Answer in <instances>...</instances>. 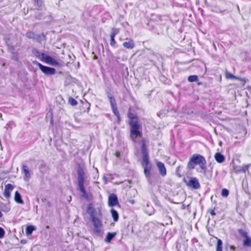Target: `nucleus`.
Instances as JSON below:
<instances>
[{"instance_id":"nucleus-1","label":"nucleus","mask_w":251,"mask_h":251,"mask_svg":"<svg viewBox=\"0 0 251 251\" xmlns=\"http://www.w3.org/2000/svg\"><path fill=\"white\" fill-rule=\"evenodd\" d=\"M87 212L90 216V220L93 224L92 231L94 234L100 235L102 232V212L100 209L98 210L94 208L91 203L88 205Z\"/></svg>"},{"instance_id":"nucleus-2","label":"nucleus","mask_w":251,"mask_h":251,"mask_svg":"<svg viewBox=\"0 0 251 251\" xmlns=\"http://www.w3.org/2000/svg\"><path fill=\"white\" fill-rule=\"evenodd\" d=\"M205 160V157L202 155L195 153L190 158L187 164V168L189 170H193L195 168L196 166H200Z\"/></svg>"},{"instance_id":"nucleus-3","label":"nucleus","mask_w":251,"mask_h":251,"mask_svg":"<svg viewBox=\"0 0 251 251\" xmlns=\"http://www.w3.org/2000/svg\"><path fill=\"white\" fill-rule=\"evenodd\" d=\"M130 126V136L132 140L135 141V139L137 137H142V132L139 130L140 126L137 121L131 120L129 123Z\"/></svg>"},{"instance_id":"nucleus-4","label":"nucleus","mask_w":251,"mask_h":251,"mask_svg":"<svg viewBox=\"0 0 251 251\" xmlns=\"http://www.w3.org/2000/svg\"><path fill=\"white\" fill-rule=\"evenodd\" d=\"M107 96L109 100L113 113L117 117L118 121H120V116L117 109V103L115 98L109 92L107 93Z\"/></svg>"},{"instance_id":"nucleus-5","label":"nucleus","mask_w":251,"mask_h":251,"mask_svg":"<svg viewBox=\"0 0 251 251\" xmlns=\"http://www.w3.org/2000/svg\"><path fill=\"white\" fill-rule=\"evenodd\" d=\"M33 63L38 66L41 71L46 75H53L56 73V70L53 68L44 66L37 61H34Z\"/></svg>"},{"instance_id":"nucleus-6","label":"nucleus","mask_w":251,"mask_h":251,"mask_svg":"<svg viewBox=\"0 0 251 251\" xmlns=\"http://www.w3.org/2000/svg\"><path fill=\"white\" fill-rule=\"evenodd\" d=\"M184 181L188 187L193 189L197 190L201 188L199 180L196 177H191L189 180L188 181H187L185 179H184Z\"/></svg>"},{"instance_id":"nucleus-7","label":"nucleus","mask_w":251,"mask_h":251,"mask_svg":"<svg viewBox=\"0 0 251 251\" xmlns=\"http://www.w3.org/2000/svg\"><path fill=\"white\" fill-rule=\"evenodd\" d=\"M206 163L207 162L206 160H205V161L203 162L202 164H201L199 166L200 168V170H198V172L202 174L205 177L209 178L212 176V171H209L207 169L206 167Z\"/></svg>"},{"instance_id":"nucleus-8","label":"nucleus","mask_w":251,"mask_h":251,"mask_svg":"<svg viewBox=\"0 0 251 251\" xmlns=\"http://www.w3.org/2000/svg\"><path fill=\"white\" fill-rule=\"evenodd\" d=\"M42 61L45 62L46 63L51 65L52 66H57L59 65V63L55 59L52 57L46 55H44V57L42 58Z\"/></svg>"},{"instance_id":"nucleus-9","label":"nucleus","mask_w":251,"mask_h":251,"mask_svg":"<svg viewBox=\"0 0 251 251\" xmlns=\"http://www.w3.org/2000/svg\"><path fill=\"white\" fill-rule=\"evenodd\" d=\"M250 167V164L245 165L243 166H235L233 167V170L237 174L240 173H245L246 171L248 170Z\"/></svg>"},{"instance_id":"nucleus-10","label":"nucleus","mask_w":251,"mask_h":251,"mask_svg":"<svg viewBox=\"0 0 251 251\" xmlns=\"http://www.w3.org/2000/svg\"><path fill=\"white\" fill-rule=\"evenodd\" d=\"M117 196L114 194H111L108 198V205L109 206H114L118 204Z\"/></svg>"},{"instance_id":"nucleus-11","label":"nucleus","mask_w":251,"mask_h":251,"mask_svg":"<svg viewBox=\"0 0 251 251\" xmlns=\"http://www.w3.org/2000/svg\"><path fill=\"white\" fill-rule=\"evenodd\" d=\"M77 180L78 183H84L85 172L83 168L79 167L77 170Z\"/></svg>"},{"instance_id":"nucleus-12","label":"nucleus","mask_w":251,"mask_h":251,"mask_svg":"<svg viewBox=\"0 0 251 251\" xmlns=\"http://www.w3.org/2000/svg\"><path fill=\"white\" fill-rule=\"evenodd\" d=\"M157 166L158 168L160 175L163 176H165L166 175V169L164 163H162L161 162H158L157 163Z\"/></svg>"},{"instance_id":"nucleus-13","label":"nucleus","mask_w":251,"mask_h":251,"mask_svg":"<svg viewBox=\"0 0 251 251\" xmlns=\"http://www.w3.org/2000/svg\"><path fill=\"white\" fill-rule=\"evenodd\" d=\"M214 158L218 163H222L225 160V157L220 152H216L214 155Z\"/></svg>"},{"instance_id":"nucleus-14","label":"nucleus","mask_w":251,"mask_h":251,"mask_svg":"<svg viewBox=\"0 0 251 251\" xmlns=\"http://www.w3.org/2000/svg\"><path fill=\"white\" fill-rule=\"evenodd\" d=\"M143 167L144 168V171L145 175L146 177L148 179L149 181L150 182V177H151L150 171H151V166L149 165H144V166H143Z\"/></svg>"},{"instance_id":"nucleus-15","label":"nucleus","mask_w":251,"mask_h":251,"mask_svg":"<svg viewBox=\"0 0 251 251\" xmlns=\"http://www.w3.org/2000/svg\"><path fill=\"white\" fill-rule=\"evenodd\" d=\"M32 53L38 58L41 61L42 60V58L44 57L45 54L43 52H40L38 50L35 48H33L32 50Z\"/></svg>"},{"instance_id":"nucleus-16","label":"nucleus","mask_w":251,"mask_h":251,"mask_svg":"<svg viewBox=\"0 0 251 251\" xmlns=\"http://www.w3.org/2000/svg\"><path fill=\"white\" fill-rule=\"evenodd\" d=\"M142 153L143 156H149L148 149L146 146V141L142 140Z\"/></svg>"},{"instance_id":"nucleus-17","label":"nucleus","mask_w":251,"mask_h":251,"mask_svg":"<svg viewBox=\"0 0 251 251\" xmlns=\"http://www.w3.org/2000/svg\"><path fill=\"white\" fill-rule=\"evenodd\" d=\"M123 46L128 49H132L134 47V41L130 39L127 42H125L123 43Z\"/></svg>"},{"instance_id":"nucleus-18","label":"nucleus","mask_w":251,"mask_h":251,"mask_svg":"<svg viewBox=\"0 0 251 251\" xmlns=\"http://www.w3.org/2000/svg\"><path fill=\"white\" fill-rule=\"evenodd\" d=\"M14 199L15 201L18 203L22 204L24 203L21 194L18 191H16L15 193Z\"/></svg>"},{"instance_id":"nucleus-19","label":"nucleus","mask_w":251,"mask_h":251,"mask_svg":"<svg viewBox=\"0 0 251 251\" xmlns=\"http://www.w3.org/2000/svg\"><path fill=\"white\" fill-rule=\"evenodd\" d=\"M116 232H108L105 239V242L110 243L112 239L116 236Z\"/></svg>"},{"instance_id":"nucleus-20","label":"nucleus","mask_w":251,"mask_h":251,"mask_svg":"<svg viewBox=\"0 0 251 251\" xmlns=\"http://www.w3.org/2000/svg\"><path fill=\"white\" fill-rule=\"evenodd\" d=\"M36 229V227L34 226H28L26 227L25 233L27 236L31 235L33 231Z\"/></svg>"},{"instance_id":"nucleus-21","label":"nucleus","mask_w":251,"mask_h":251,"mask_svg":"<svg viewBox=\"0 0 251 251\" xmlns=\"http://www.w3.org/2000/svg\"><path fill=\"white\" fill-rule=\"evenodd\" d=\"M35 40L39 42H41L42 41L46 40V36L43 33L39 34H36Z\"/></svg>"},{"instance_id":"nucleus-22","label":"nucleus","mask_w":251,"mask_h":251,"mask_svg":"<svg viewBox=\"0 0 251 251\" xmlns=\"http://www.w3.org/2000/svg\"><path fill=\"white\" fill-rule=\"evenodd\" d=\"M111 213L114 222H117L119 220V214L114 208L111 210Z\"/></svg>"},{"instance_id":"nucleus-23","label":"nucleus","mask_w":251,"mask_h":251,"mask_svg":"<svg viewBox=\"0 0 251 251\" xmlns=\"http://www.w3.org/2000/svg\"><path fill=\"white\" fill-rule=\"evenodd\" d=\"M78 185L80 191L83 194V196L87 198V195L84 187V183H78Z\"/></svg>"},{"instance_id":"nucleus-24","label":"nucleus","mask_w":251,"mask_h":251,"mask_svg":"<svg viewBox=\"0 0 251 251\" xmlns=\"http://www.w3.org/2000/svg\"><path fill=\"white\" fill-rule=\"evenodd\" d=\"M245 238V239L243 241V246L247 247H251V238L249 236Z\"/></svg>"},{"instance_id":"nucleus-25","label":"nucleus","mask_w":251,"mask_h":251,"mask_svg":"<svg viewBox=\"0 0 251 251\" xmlns=\"http://www.w3.org/2000/svg\"><path fill=\"white\" fill-rule=\"evenodd\" d=\"M34 0V6L36 9H42L43 6V1L42 0Z\"/></svg>"},{"instance_id":"nucleus-26","label":"nucleus","mask_w":251,"mask_h":251,"mask_svg":"<svg viewBox=\"0 0 251 251\" xmlns=\"http://www.w3.org/2000/svg\"><path fill=\"white\" fill-rule=\"evenodd\" d=\"M23 171L25 174V176L26 178H29L30 176V175L28 170V167L26 165H24L23 166Z\"/></svg>"},{"instance_id":"nucleus-27","label":"nucleus","mask_w":251,"mask_h":251,"mask_svg":"<svg viewBox=\"0 0 251 251\" xmlns=\"http://www.w3.org/2000/svg\"><path fill=\"white\" fill-rule=\"evenodd\" d=\"M223 242L221 239H218L216 245V251H222Z\"/></svg>"},{"instance_id":"nucleus-28","label":"nucleus","mask_w":251,"mask_h":251,"mask_svg":"<svg viewBox=\"0 0 251 251\" xmlns=\"http://www.w3.org/2000/svg\"><path fill=\"white\" fill-rule=\"evenodd\" d=\"M36 33L32 31H28L26 33L25 36L29 39H32L35 40L36 37Z\"/></svg>"},{"instance_id":"nucleus-29","label":"nucleus","mask_w":251,"mask_h":251,"mask_svg":"<svg viewBox=\"0 0 251 251\" xmlns=\"http://www.w3.org/2000/svg\"><path fill=\"white\" fill-rule=\"evenodd\" d=\"M198 80H199L198 77L196 75H190L188 77V80L189 82H197V81H198Z\"/></svg>"},{"instance_id":"nucleus-30","label":"nucleus","mask_w":251,"mask_h":251,"mask_svg":"<svg viewBox=\"0 0 251 251\" xmlns=\"http://www.w3.org/2000/svg\"><path fill=\"white\" fill-rule=\"evenodd\" d=\"M150 162H149V156H143V162H142V165H149Z\"/></svg>"},{"instance_id":"nucleus-31","label":"nucleus","mask_w":251,"mask_h":251,"mask_svg":"<svg viewBox=\"0 0 251 251\" xmlns=\"http://www.w3.org/2000/svg\"><path fill=\"white\" fill-rule=\"evenodd\" d=\"M238 232L241 235V236L244 238L248 236V232L241 228L239 229L238 230Z\"/></svg>"},{"instance_id":"nucleus-32","label":"nucleus","mask_w":251,"mask_h":251,"mask_svg":"<svg viewBox=\"0 0 251 251\" xmlns=\"http://www.w3.org/2000/svg\"><path fill=\"white\" fill-rule=\"evenodd\" d=\"M69 103L72 106L76 105L77 101L73 98H70L69 99Z\"/></svg>"},{"instance_id":"nucleus-33","label":"nucleus","mask_w":251,"mask_h":251,"mask_svg":"<svg viewBox=\"0 0 251 251\" xmlns=\"http://www.w3.org/2000/svg\"><path fill=\"white\" fill-rule=\"evenodd\" d=\"M221 195L223 197H227L229 195V191L226 188L222 189Z\"/></svg>"},{"instance_id":"nucleus-34","label":"nucleus","mask_w":251,"mask_h":251,"mask_svg":"<svg viewBox=\"0 0 251 251\" xmlns=\"http://www.w3.org/2000/svg\"><path fill=\"white\" fill-rule=\"evenodd\" d=\"M226 77L228 79H236L237 77L231 74L229 72H226Z\"/></svg>"},{"instance_id":"nucleus-35","label":"nucleus","mask_w":251,"mask_h":251,"mask_svg":"<svg viewBox=\"0 0 251 251\" xmlns=\"http://www.w3.org/2000/svg\"><path fill=\"white\" fill-rule=\"evenodd\" d=\"M182 168V167L179 166H178L177 168H176V175L179 177H181L182 176V175H181V169Z\"/></svg>"},{"instance_id":"nucleus-36","label":"nucleus","mask_w":251,"mask_h":251,"mask_svg":"<svg viewBox=\"0 0 251 251\" xmlns=\"http://www.w3.org/2000/svg\"><path fill=\"white\" fill-rule=\"evenodd\" d=\"M119 32V29L117 28H114L112 29V32L110 35V36L114 37L116 34H117Z\"/></svg>"},{"instance_id":"nucleus-37","label":"nucleus","mask_w":251,"mask_h":251,"mask_svg":"<svg viewBox=\"0 0 251 251\" xmlns=\"http://www.w3.org/2000/svg\"><path fill=\"white\" fill-rule=\"evenodd\" d=\"M13 188H14L13 186L11 184H8L6 185V186L5 187V189L9 191H12Z\"/></svg>"},{"instance_id":"nucleus-38","label":"nucleus","mask_w":251,"mask_h":251,"mask_svg":"<svg viewBox=\"0 0 251 251\" xmlns=\"http://www.w3.org/2000/svg\"><path fill=\"white\" fill-rule=\"evenodd\" d=\"M3 195L5 198H9L10 196V191L4 189Z\"/></svg>"},{"instance_id":"nucleus-39","label":"nucleus","mask_w":251,"mask_h":251,"mask_svg":"<svg viewBox=\"0 0 251 251\" xmlns=\"http://www.w3.org/2000/svg\"><path fill=\"white\" fill-rule=\"evenodd\" d=\"M5 234L4 230L1 227H0V238H2Z\"/></svg>"},{"instance_id":"nucleus-40","label":"nucleus","mask_w":251,"mask_h":251,"mask_svg":"<svg viewBox=\"0 0 251 251\" xmlns=\"http://www.w3.org/2000/svg\"><path fill=\"white\" fill-rule=\"evenodd\" d=\"M110 45L111 46H113L116 44V41L115 40V37L110 36Z\"/></svg>"},{"instance_id":"nucleus-41","label":"nucleus","mask_w":251,"mask_h":251,"mask_svg":"<svg viewBox=\"0 0 251 251\" xmlns=\"http://www.w3.org/2000/svg\"><path fill=\"white\" fill-rule=\"evenodd\" d=\"M209 212L210 213V214L212 215V216L216 215V213H215V211L214 210L210 209V210H209Z\"/></svg>"},{"instance_id":"nucleus-42","label":"nucleus","mask_w":251,"mask_h":251,"mask_svg":"<svg viewBox=\"0 0 251 251\" xmlns=\"http://www.w3.org/2000/svg\"><path fill=\"white\" fill-rule=\"evenodd\" d=\"M13 58L16 61H17L18 59V55L16 53H14V55L13 56Z\"/></svg>"},{"instance_id":"nucleus-43","label":"nucleus","mask_w":251,"mask_h":251,"mask_svg":"<svg viewBox=\"0 0 251 251\" xmlns=\"http://www.w3.org/2000/svg\"><path fill=\"white\" fill-rule=\"evenodd\" d=\"M115 155L117 157H119L121 155V153L119 151H116L115 153Z\"/></svg>"},{"instance_id":"nucleus-44","label":"nucleus","mask_w":251,"mask_h":251,"mask_svg":"<svg viewBox=\"0 0 251 251\" xmlns=\"http://www.w3.org/2000/svg\"><path fill=\"white\" fill-rule=\"evenodd\" d=\"M129 118H131L132 119V120H134V117L132 116V115L131 114H130L129 116H128Z\"/></svg>"},{"instance_id":"nucleus-45","label":"nucleus","mask_w":251,"mask_h":251,"mask_svg":"<svg viewBox=\"0 0 251 251\" xmlns=\"http://www.w3.org/2000/svg\"><path fill=\"white\" fill-rule=\"evenodd\" d=\"M10 208L9 207L7 206V210H6L5 211L8 212V211H9L10 210Z\"/></svg>"},{"instance_id":"nucleus-46","label":"nucleus","mask_w":251,"mask_h":251,"mask_svg":"<svg viewBox=\"0 0 251 251\" xmlns=\"http://www.w3.org/2000/svg\"><path fill=\"white\" fill-rule=\"evenodd\" d=\"M21 243H22V244H25V243H26V241H25V240H22L21 241Z\"/></svg>"},{"instance_id":"nucleus-47","label":"nucleus","mask_w":251,"mask_h":251,"mask_svg":"<svg viewBox=\"0 0 251 251\" xmlns=\"http://www.w3.org/2000/svg\"><path fill=\"white\" fill-rule=\"evenodd\" d=\"M3 215L2 214V213L0 211V218H1L2 217Z\"/></svg>"},{"instance_id":"nucleus-48","label":"nucleus","mask_w":251,"mask_h":251,"mask_svg":"<svg viewBox=\"0 0 251 251\" xmlns=\"http://www.w3.org/2000/svg\"><path fill=\"white\" fill-rule=\"evenodd\" d=\"M103 179L105 181V182H106V177L105 176L103 177Z\"/></svg>"},{"instance_id":"nucleus-49","label":"nucleus","mask_w":251,"mask_h":251,"mask_svg":"<svg viewBox=\"0 0 251 251\" xmlns=\"http://www.w3.org/2000/svg\"><path fill=\"white\" fill-rule=\"evenodd\" d=\"M231 248L232 249H235V247H233V246H231Z\"/></svg>"}]
</instances>
